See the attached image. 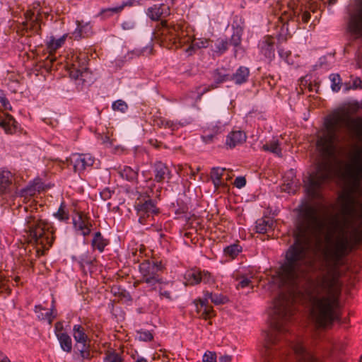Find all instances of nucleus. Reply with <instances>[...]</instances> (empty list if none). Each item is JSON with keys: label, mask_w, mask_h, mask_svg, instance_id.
<instances>
[{"label": "nucleus", "mask_w": 362, "mask_h": 362, "mask_svg": "<svg viewBox=\"0 0 362 362\" xmlns=\"http://www.w3.org/2000/svg\"><path fill=\"white\" fill-rule=\"evenodd\" d=\"M324 227L315 206L306 205L300 210L294 242L286 250L276 275L272 277L274 284L290 291L281 293L274 301L270 313L272 330L265 336V362H321L301 341L288 339V326L295 313L294 289L305 281V298L316 325L327 327L339 320V268L348 253L349 240L345 235L334 241L329 237V244L322 248L317 266L318 250L313 244V238L317 237Z\"/></svg>", "instance_id": "obj_1"}, {"label": "nucleus", "mask_w": 362, "mask_h": 362, "mask_svg": "<svg viewBox=\"0 0 362 362\" xmlns=\"http://www.w3.org/2000/svg\"><path fill=\"white\" fill-rule=\"evenodd\" d=\"M325 131L317 139V148L320 159L315 170L304 180L305 189L312 199L321 200L322 189L335 177H341L349 187L339 196L343 212L351 215L355 212L356 196H362V147L358 148L351 161L343 168L338 162L335 152L337 133L346 127L362 143V117L352 118L349 110H342L329 116L325 122Z\"/></svg>", "instance_id": "obj_2"}, {"label": "nucleus", "mask_w": 362, "mask_h": 362, "mask_svg": "<svg viewBox=\"0 0 362 362\" xmlns=\"http://www.w3.org/2000/svg\"><path fill=\"white\" fill-rule=\"evenodd\" d=\"M41 185L33 183L21 189L20 196L23 198V202L28 205L22 206L27 213L23 222V230L26 233L29 241L36 246V252L42 255L45 250L49 249L54 240V230L47 222L42 220L37 211L36 202L31 198L40 192Z\"/></svg>", "instance_id": "obj_3"}, {"label": "nucleus", "mask_w": 362, "mask_h": 362, "mask_svg": "<svg viewBox=\"0 0 362 362\" xmlns=\"http://www.w3.org/2000/svg\"><path fill=\"white\" fill-rule=\"evenodd\" d=\"M161 35L167 44L168 49H177L184 45L189 43V45L185 49V52L189 55H192L197 49L209 47L210 40L206 38L192 39L188 31L185 29L184 25L168 26L163 23Z\"/></svg>", "instance_id": "obj_4"}, {"label": "nucleus", "mask_w": 362, "mask_h": 362, "mask_svg": "<svg viewBox=\"0 0 362 362\" xmlns=\"http://www.w3.org/2000/svg\"><path fill=\"white\" fill-rule=\"evenodd\" d=\"M163 269V266L160 261L154 259H144L139 265L142 281L149 286H154L160 281L158 272H161Z\"/></svg>", "instance_id": "obj_5"}, {"label": "nucleus", "mask_w": 362, "mask_h": 362, "mask_svg": "<svg viewBox=\"0 0 362 362\" xmlns=\"http://www.w3.org/2000/svg\"><path fill=\"white\" fill-rule=\"evenodd\" d=\"M146 14L152 21H161L160 23L157 26V30L155 33V35L156 37H159L160 39L163 46L166 47V45L168 44V42L165 40L163 36L160 33L161 29L163 28V23H166L168 26L182 25V23H169L166 21H163V18H165L170 15V8L168 5L164 4H155L149 7L147 9Z\"/></svg>", "instance_id": "obj_6"}, {"label": "nucleus", "mask_w": 362, "mask_h": 362, "mask_svg": "<svg viewBox=\"0 0 362 362\" xmlns=\"http://www.w3.org/2000/svg\"><path fill=\"white\" fill-rule=\"evenodd\" d=\"M87 58L85 54L73 55L70 62H67L66 66L69 75L72 78L80 79L86 82L90 74L87 68Z\"/></svg>", "instance_id": "obj_7"}, {"label": "nucleus", "mask_w": 362, "mask_h": 362, "mask_svg": "<svg viewBox=\"0 0 362 362\" xmlns=\"http://www.w3.org/2000/svg\"><path fill=\"white\" fill-rule=\"evenodd\" d=\"M24 16L25 21L22 23L23 29L25 30L26 33L40 35V23L42 21L41 13L38 11L35 15L34 11L32 10H28L25 13Z\"/></svg>", "instance_id": "obj_8"}, {"label": "nucleus", "mask_w": 362, "mask_h": 362, "mask_svg": "<svg viewBox=\"0 0 362 362\" xmlns=\"http://www.w3.org/2000/svg\"><path fill=\"white\" fill-rule=\"evenodd\" d=\"M348 30L354 38L362 37V0L358 8L350 14Z\"/></svg>", "instance_id": "obj_9"}, {"label": "nucleus", "mask_w": 362, "mask_h": 362, "mask_svg": "<svg viewBox=\"0 0 362 362\" xmlns=\"http://www.w3.org/2000/svg\"><path fill=\"white\" fill-rule=\"evenodd\" d=\"M68 161L73 165L75 172L81 173L88 167H91L93 165L95 158L89 153L74 154Z\"/></svg>", "instance_id": "obj_10"}, {"label": "nucleus", "mask_w": 362, "mask_h": 362, "mask_svg": "<svg viewBox=\"0 0 362 362\" xmlns=\"http://www.w3.org/2000/svg\"><path fill=\"white\" fill-rule=\"evenodd\" d=\"M135 208L139 216V222L141 224L146 223V218H149L151 216L158 213V209L151 199H148L143 203H137Z\"/></svg>", "instance_id": "obj_11"}, {"label": "nucleus", "mask_w": 362, "mask_h": 362, "mask_svg": "<svg viewBox=\"0 0 362 362\" xmlns=\"http://www.w3.org/2000/svg\"><path fill=\"white\" fill-rule=\"evenodd\" d=\"M73 335L76 341L81 344V348L78 350L83 358H88L90 357V351L86 344L88 337L85 333L84 328L80 325H75L73 327Z\"/></svg>", "instance_id": "obj_12"}, {"label": "nucleus", "mask_w": 362, "mask_h": 362, "mask_svg": "<svg viewBox=\"0 0 362 362\" xmlns=\"http://www.w3.org/2000/svg\"><path fill=\"white\" fill-rule=\"evenodd\" d=\"M247 139L245 133L240 130L230 132L226 139V146L229 148H233L243 144Z\"/></svg>", "instance_id": "obj_13"}, {"label": "nucleus", "mask_w": 362, "mask_h": 362, "mask_svg": "<svg viewBox=\"0 0 362 362\" xmlns=\"http://www.w3.org/2000/svg\"><path fill=\"white\" fill-rule=\"evenodd\" d=\"M274 38L268 35L264 37L259 43L260 52L269 59L274 57Z\"/></svg>", "instance_id": "obj_14"}, {"label": "nucleus", "mask_w": 362, "mask_h": 362, "mask_svg": "<svg viewBox=\"0 0 362 362\" xmlns=\"http://www.w3.org/2000/svg\"><path fill=\"white\" fill-rule=\"evenodd\" d=\"M74 225L76 230H79L84 236L90 234L92 224L86 216L80 214L74 218Z\"/></svg>", "instance_id": "obj_15"}, {"label": "nucleus", "mask_w": 362, "mask_h": 362, "mask_svg": "<svg viewBox=\"0 0 362 362\" xmlns=\"http://www.w3.org/2000/svg\"><path fill=\"white\" fill-rule=\"evenodd\" d=\"M154 180L157 182H163L165 179H170L171 173L168 167L162 162H156L153 167Z\"/></svg>", "instance_id": "obj_16"}, {"label": "nucleus", "mask_w": 362, "mask_h": 362, "mask_svg": "<svg viewBox=\"0 0 362 362\" xmlns=\"http://www.w3.org/2000/svg\"><path fill=\"white\" fill-rule=\"evenodd\" d=\"M115 170L122 178L127 181L134 182L138 178L139 169L137 168H132L127 165H119L115 168Z\"/></svg>", "instance_id": "obj_17"}, {"label": "nucleus", "mask_w": 362, "mask_h": 362, "mask_svg": "<svg viewBox=\"0 0 362 362\" xmlns=\"http://www.w3.org/2000/svg\"><path fill=\"white\" fill-rule=\"evenodd\" d=\"M13 181V175L11 172L6 170H0V192H8Z\"/></svg>", "instance_id": "obj_18"}, {"label": "nucleus", "mask_w": 362, "mask_h": 362, "mask_svg": "<svg viewBox=\"0 0 362 362\" xmlns=\"http://www.w3.org/2000/svg\"><path fill=\"white\" fill-rule=\"evenodd\" d=\"M197 311L201 313L200 316L206 320L214 315V311L212 307L208 305V303L203 299H198L194 301Z\"/></svg>", "instance_id": "obj_19"}, {"label": "nucleus", "mask_w": 362, "mask_h": 362, "mask_svg": "<svg viewBox=\"0 0 362 362\" xmlns=\"http://www.w3.org/2000/svg\"><path fill=\"white\" fill-rule=\"evenodd\" d=\"M226 171V168L219 167H214L211 169L210 177L216 188L226 185V182L223 180Z\"/></svg>", "instance_id": "obj_20"}, {"label": "nucleus", "mask_w": 362, "mask_h": 362, "mask_svg": "<svg viewBox=\"0 0 362 362\" xmlns=\"http://www.w3.org/2000/svg\"><path fill=\"white\" fill-rule=\"evenodd\" d=\"M38 319L40 320H47L49 325H51L57 314L54 313V307L51 309H46L41 305H37L35 308Z\"/></svg>", "instance_id": "obj_21"}, {"label": "nucleus", "mask_w": 362, "mask_h": 362, "mask_svg": "<svg viewBox=\"0 0 362 362\" xmlns=\"http://www.w3.org/2000/svg\"><path fill=\"white\" fill-rule=\"evenodd\" d=\"M77 28L73 35L75 39L81 37H88L92 33V27L89 23H83V21H76Z\"/></svg>", "instance_id": "obj_22"}, {"label": "nucleus", "mask_w": 362, "mask_h": 362, "mask_svg": "<svg viewBox=\"0 0 362 362\" xmlns=\"http://www.w3.org/2000/svg\"><path fill=\"white\" fill-rule=\"evenodd\" d=\"M66 36L64 35L57 40L54 37H51L50 40L47 43V49L49 52V56L47 57V59H49L51 63H53L56 59L53 57L52 54L64 43Z\"/></svg>", "instance_id": "obj_23"}, {"label": "nucleus", "mask_w": 362, "mask_h": 362, "mask_svg": "<svg viewBox=\"0 0 362 362\" xmlns=\"http://www.w3.org/2000/svg\"><path fill=\"white\" fill-rule=\"evenodd\" d=\"M274 223V221L270 217L258 219L256 222V232L266 233L273 228Z\"/></svg>", "instance_id": "obj_24"}, {"label": "nucleus", "mask_w": 362, "mask_h": 362, "mask_svg": "<svg viewBox=\"0 0 362 362\" xmlns=\"http://www.w3.org/2000/svg\"><path fill=\"white\" fill-rule=\"evenodd\" d=\"M0 126L4 129L7 134H13L18 129V123L10 115H6L5 118L0 121Z\"/></svg>", "instance_id": "obj_25"}, {"label": "nucleus", "mask_w": 362, "mask_h": 362, "mask_svg": "<svg viewBox=\"0 0 362 362\" xmlns=\"http://www.w3.org/2000/svg\"><path fill=\"white\" fill-rule=\"evenodd\" d=\"M250 74L249 69L245 66L239 67L235 74L230 75V80L235 81L238 85L245 83Z\"/></svg>", "instance_id": "obj_26"}, {"label": "nucleus", "mask_w": 362, "mask_h": 362, "mask_svg": "<svg viewBox=\"0 0 362 362\" xmlns=\"http://www.w3.org/2000/svg\"><path fill=\"white\" fill-rule=\"evenodd\" d=\"M201 271L197 269H191L187 271L185 274V284L189 286L197 285L200 283Z\"/></svg>", "instance_id": "obj_27"}, {"label": "nucleus", "mask_w": 362, "mask_h": 362, "mask_svg": "<svg viewBox=\"0 0 362 362\" xmlns=\"http://www.w3.org/2000/svg\"><path fill=\"white\" fill-rule=\"evenodd\" d=\"M133 2L134 0H128L127 1L122 2V4L118 6L103 9L100 11V15L106 18L110 16L112 13H120L124 8V7L127 6H132Z\"/></svg>", "instance_id": "obj_28"}, {"label": "nucleus", "mask_w": 362, "mask_h": 362, "mask_svg": "<svg viewBox=\"0 0 362 362\" xmlns=\"http://www.w3.org/2000/svg\"><path fill=\"white\" fill-rule=\"evenodd\" d=\"M62 349L70 353L72 350V341L70 336L67 333H59L57 337Z\"/></svg>", "instance_id": "obj_29"}, {"label": "nucleus", "mask_w": 362, "mask_h": 362, "mask_svg": "<svg viewBox=\"0 0 362 362\" xmlns=\"http://www.w3.org/2000/svg\"><path fill=\"white\" fill-rule=\"evenodd\" d=\"M107 244L108 240L103 237L100 232H97L95 233L91 242V245L93 250H98L99 252H102Z\"/></svg>", "instance_id": "obj_30"}, {"label": "nucleus", "mask_w": 362, "mask_h": 362, "mask_svg": "<svg viewBox=\"0 0 362 362\" xmlns=\"http://www.w3.org/2000/svg\"><path fill=\"white\" fill-rule=\"evenodd\" d=\"M209 299H210L215 305H222L228 301L227 297L221 294L213 293L211 292L206 291L204 293V298L203 300L208 303Z\"/></svg>", "instance_id": "obj_31"}, {"label": "nucleus", "mask_w": 362, "mask_h": 362, "mask_svg": "<svg viewBox=\"0 0 362 362\" xmlns=\"http://www.w3.org/2000/svg\"><path fill=\"white\" fill-rule=\"evenodd\" d=\"M262 149L265 151H269L279 157L282 156L281 148L279 147L278 140L273 139L269 142H267L263 145Z\"/></svg>", "instance_id": "obj_32"}, {"label": "nucleus", "mask_w": 362, "mask_h": 362, "mask_svg": "<svg viewBox=\"0 0 362 362\" xmlns=\"http://www.w3.org/2000/svg\"><path fill=\"white\" fill-rule=\"evenodd\" d=\"M146 248L144 245H139L136 248L132 249V261L134 262H139L141 260L144 261V258L147 257L146 253Z\"/></svg>", "instance_id": "obj_33"}, {"label": "nucleus", "mask_w": 362, "mask_h": 362, "mask_svg": "<svg viewBox=\"0 0 362 362\" xmlns=\"http://www.w3.org/2000/svg\"><path fill=\"white\" fill-rule=\"evenodd\" d=\"M155 122L156 125L159 127L169 128L172 131L177 129L180 125V123L179 122L168 120L162 117L157 119Z\"/></svg>", "instance_id": "obj_34"}, {"label": "nucleus", "mask_w": 362, "mask_h": 362, "mask_svg": "<svg viewBox=\"0 0 362 362\" xmlns=\"http://www.w3.org/2000/svg\"><path fill=\"white\" fill-rule=\"evenodd\" d=\"M229 42L226 39L218 38L215 42L214 52L218 55L223 54L228 48Z\"/></svg>", "instance_id": "obj_35"}, {"label": "nucleus", "mask_w": 362, "mask_h": 362, "mask_svg": "<svg viewBox=\"0 0 362 362\" xmlns=\"http://www.w3.org/2000/svg\"><path fill=\"white\" fill-rule=\"evenodd\" d=\"M214 79L216 83H221L230 80V75L226 73L223 69H217L214 72Z\"/></svg>", "instance_id": "obj_36"}, {"label": "nucleus", "mask_w": 362, "mask_h": 362, "mask_svg": "<svg viewBox=\"0 0 362 362\" xmlns=\"http://www.w3.org/2000/svg\"><path fill=\"white\" fill-rule=\"evenodd\" d=\"M54 216L59 221H67L69 218V214L64 202L61 203L57 211L54 214Z\"/></svg>", "instance_id": "obj_37"}, {"label": "nucleus", "mask_w": 362, "mask_h": 362, "mask_svg": "<svg viewBox=\"0 0 362 362\" xmlns=\"http://www.w3.org/2000/svg\"><path fill=\"white\" fill-rule=\"evenodd\" d=\"M236 280L238 281V284H236V288H252V282L250 278H248L245 276H240L237 277Z\"/></svg>", "instance_id": "obj_38"}, {"label": "nucleus", "mask_w": 362, "mask_h": 362, "mask_svg": "<svg viewBox=\"0 0 362 362\" xmlns=\"http://www.w3.org/2000/svg\"><path fill=\"white\" fill-rule=\"evenodd\" d=\"M240 251L241 247L237 244L230 245L224 249L225 255L230 257L231 258L237 257Z\"/></svg>", "instance_id": "obj_39"}, {"label": "nucleus", "mask_w": 362, "mask_h": 362, "mask_svg": "<svg viewBox=\"0 0 362 362\" xmlns=\"http://www.w3.org/2000/svg\"><path fill=\"white\" fill-rule=\"evenodd\" d=\"M104 362H124L122 355L115 351H107L104 358Z\"/></svg>", "instance_id": "obj_40"}, {"label": "nucleus", "mask_w": 362, "mask_h": 362, "mask_svg": "<svg viewBox=\"0 0 362 362\" xmlns=\"http://www.w3.org/2000/svg\"><path fill=\"white\" fill-rule=\"evenodd\" d=\"M316 6H311L308 9L305 8L304 11H301L300 14H299V17H300L301 21L304 23H307L311 18L310 12L315 13L317 12V10L315 8Z\"/></svg>", "instance_id": "obj_41"}, {"label": "nucleus", "mask_w": 362, "mask_h": 362, "mask_svg": "<svg viewBox=\"0 0 362 362\" xmlns=\"http://www.w3.org/2000/svg\"><path fill=\"white\" fill-rule=\"evenodd\" d=\"M96 262L95 257H90L88 253L83 255L80 257L79 264L82 268H85L86 266L94 265Z\"/></svg>", "instance_id": "obj_42"}, {"label": "nucleus", "mask_w": 362, "mask_h": 362, "mask_svg": "<svg viewBox=\"0 0 362 362\" xmlns=\"http://www.w3.org/2000/svg\"><path fill=\"white\" fill-rule=\"evenodd\" d=\"M329 78L332 81V90L334 92H338L341 88L340 76L337 74H332L329 76Z\"/></svg>", "instance_id": "obj_43"}, {"label": "nucleus", "mask_w": 362, "mask_h": 362, "mask_svg": "<svg viewBox=\"0 0 362 362\" xmlns=\"http://www.w3.org/2000/svg\"><path fill=\"white\" fill-rule=\"evenodd\" d=\"M112 107L115 111L124 112L127 110L128 106L124 100H118L113 103Z\"/></svg>", "instance_id": "obj_44"}, {"label": "nucleus", "mask_w": 362, "mask_h": 362, "mask_svg": "<svg viewBox=\"0 0 362 362\" xmlns=\"http://www.w3.org/2000/svg\"><path fill=\"white\" fill-rule=\"evenodd\" d=\"M214 132V133H211V134L202 136V139L203 141L205 142L206 144L211 143L213 141L215 135L218 134V133L221 132V128L218 127H215Z\"/></svg>", "instance_id": "obj_45"}, {"label": "nucleus", "mask_w": 362, "mask_h": 362, "mask_svg": "<svg viewBox=\"0 0 362 362\" xmlns=\"http://www.w3.org/2000/svg\"><path fill=\"white\" fill-rule=\"evenodd\" d=\"M202 279H200V282H204V284H214V279L211 274L209 272L203 271L201 272Z\"/></svg>", "instance_id": "obj_46"}, {"label": "nucleus", "mask_w": 362, "mask_h": 362, "mask_svg": "<svg viewBox=\"0 0 362 362\" xmlns=\"http://www.w3.org/2000/svg\"><path fill=\"white\" fill-rule=\"evenodd\" d=\"M229 45H231L234 47L238 46L241 42V34L237 31L234 33L230 39V41H228Z\"/></svg>", "instance_id": "obj_47"}, {"label": "nucleus", "mask_w": 362, "mask_h": 362, "mask_svg": "<svg viewBox=\"0 0 362 362\" xmlns=\"http://www.w3.org/2000/svg\"><path fill=\"white\" fill-rule=\"evenodd\" d=\"M7 281V279L0 273V294L10 292Z\"/></svg>", "instance_id": "obj_48"}, {"label": "nucleus", "mask_w": 362, "mask_h": 362, "mask_svg": "<svg viewBox=\"0 0 362 362\" xmlns=\"http://www.w3.org/2000/svg\"><path fill=\"white\" fill-rule=\"evenodd\" d=\"M279 21L281 24V34H284L285 32L288 31V16L286 14L282 15L279 17Z\"/></svg>", "instance_id": "obj_49"}, {"label": "nucleus", "mask_w": 362, "mask_h": 362, "mask_svg": "<svg viewBox=\"0 0 362 362\" xmlns=\"http://www.w3.org/2000/svg\"><path fill=\"white\" fill-rule=\"evenodd\" d=\"M122 27L124 30H131L135 28V22L132 19H127L122 22Z\"/></svg>", "instance_id": "obj_50"}, {"label": "nucleus", "mask_w": 362, "mask_h": 362, "mask_svg": "<svg viewBox=\"0 0 362 362\" xmlns=\"http://www.w3.org/2000/svg\"><path fill=\"white\" fill-rule=\"evenodd\" d=\"M139 339L142 341H148L153 339V335L148 331L141 332L139 333Z\"/></svg>", "instance_id": "obj_51"}, {"label": "nucleus", "mask_w": 362, "mask_h": 362, "mask_svg": "<svg viewBox=\"0 0 362 362\" xmlns=\"http://www.w3.org/2000/svg\"><path fill=\"white\" fill-rule=\"evenodd\" d=\"M203 362H216V355L213 352L206 353L203 356Z\"/></svg>", "instance_id": "obj_52"}, {"label": "nucleus", "mask_w": 362, "mask_h": 362, "mask_svg": "<svg viewBox=\"0 0 362 362\" xmlns=\"http://www.w3.org/2000/svg\"><path fill=\"white\" fill-rule=\"evenodd\" d=\"M246 184V180L244 177H238L235 178L234 185L238 188H242Z\"/></svg>", "instance_id": "obj_53"}, {"label": "nucleus", "mask_w": 362, "mask_h": 362, "mask_svg": "<svg viewBox=\"0 0 362 362\" xmlns=\"http://www.w3.org/2000/svg\"><path fill=\"white\" fill-rule=\"evenodd\" d=\"M112 192L108 188H106L103 189L102 192H100V194L101 198L103 200H107L111 198Z\"/></svg>", "instance_id": "obj_54"}, {"label": "nucleus", "mask_w": 362, "mask_h": 362, "mask_svg": "<svg viewBox=\"0 0 362 362\" xmlns=\"http://www.w3.org/2000/svg\"><path fill=\"white\" fill-rule=\"evenodd\" d=\"M54 332L56 334V337H57V334L59 333H65L63 331V325L61 322H57L54 325Z\"/></svg>", "instance_id": "obj_55"}, {"label": "nucleus", "mask_w": 362, "mask_h": 362, "mask_svg": "<svg viewBox=\"0 0 362 362\" xmlns=\"http://www.w3.org/2000/svg\"><path fill=\"white\" fill-rule=\"evenodd\" d=\"M160 296L161 297H164L168 300H172L170 292L168 291L164 290L162 288H160Z\"/></svg>", "instance_id": "obj_56"}, {"label": "nucleus", "mask_w": 362, "mask_h": 362, "mask_svg": "<svg viewBox=\"0 0 362 362\" xmlns=\"http://www.w3.org/2000/svg\"><path fill=\"white\" fill-rule=\"evenodd\" d=\"M1 103L3 105V107L6 110H11V105L9 103V101L6 98H1L0 99Z\"/></svg>", "instance_id": "obj_57"}, {"label": "nucleus", "mask_w": 362, "mask_h": 362, "mask_svg": "<svg viewBox=\"0 0 362 362\" xmlns=\"http://www.w3.org/2000/svg\"><path fill=\"white\" fill-rule=\"evenodd\" d=\"M362 84V81L359 78H356L353 81L352 89H356L358 88H361Z\"/></svg>", "instance_id": "obj_58"}, {"label": "nucleus", "mask_w": 362, "mask_h": 362, "mask_svg": "<svg viewBox=\"0 0 362 362\" xmlns=\"http://www.w3.org/2000/svg\"><path fill=\"white\" fill-rule=\"evenodd\" d=\"M232 361V357L230 355H223L219 358V362H230Z\"/></svg>", "instance_id": "obj_59"}, {"label": "nucleus", "mask_w": 362, "mask_h": 362, "mask_svg": "<svg viewBox=\"0 0 362 362\" xmlns=\"http://www.w3.org/2000/svg\"><path fill=\"white\" fill-rule=\"evenodd\" d=\"M332 224L334 225V228H338L341 226V223L337 216L333 218Z\"/></svg>", "instance_id": "obj_60"}, {"label": "nucleus", "mask_w": 362, "mask_h": 362, "mask_svg": "<svg viewBox=\"0 0 362 362\" xmlns=\"http://www.w3.org/2000/svg\"><path fill=\"white\" fill-rule=\"evenodd\" d=\"M278 52L279 56L283 59L287 58L290 54V52H284L282 49H279Z\"/></svg>", "instance_id": "obj_61"}, {"label": "nucleus", "mask_w": 362, "mask_h": 362, "mask_svg": "<svg viewBox=\"0 0 362 362\" xmlns=\"http://www.w3.org/2000/svg\"><path fill=\"white\" fill-rule=\"evenodd\" d=\"M144 52V49H139V50L135 49V50H133L132 52H129V54L135 55L136 57H139V56L143 54Z\"/></svg>", "instance_id": "obj_62"}, {"label": "nucleus", "mask_w": 362, "mask_h": 362, "mask_svg": "<svg viewBox=\"0 0 362 362\" xmlns=\"http://www.w3.org/2000/svg\"><path fill=\"white\" fill-rule=\"evenodd\" d=\"M149 144L155 148H158L160 145V142H158L156 139H151L148 141Z\"/></svg>", "instance_id": "obj_63"}, {"label": "nucleus", "mask_w": 362, "mask_h": 362, "mask_svg": "<svg viewBox=\"0 0 362 362\" xmlns=\"http://www.w3.org/2000/svg\"><path fill=\"white\" fill-rule=\"evenodd\" d=\"M0 362H11L8 358L4 356L2 353L0 355Z\"/></svg>", "instance_id": "obj_64"}]
</instances>
